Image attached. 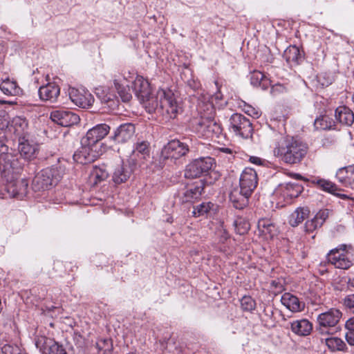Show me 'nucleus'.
I'll use <instances>...</instances> for the list:
<instances>
[{
	"mask_svg": "<svg viewBox=\"0 0 354 354\" xmlns=\"http://www.w3.org/2000/svg\"><path fill=\"white\" fill-rule=\"evenodd\" d=\"M104 92L103 91L102 93L103 95L102 96L100 95L99 93H97L102 103L106 104L109 108L113 109L118 105L116 96L113 93L104 94Z\"/></svg>",
	"mask_w": 354,
	"mask_h": 354,
	"instance_id": "nucleus-44",
	"label": "nucleus"
},
{
	"mask_svg": "<svg viewBox=\"0 0 354 354\" xmlns=\"http://www.w3.org/2000/svg\"><path fill=\"white\" fill-rule=\"evenodd\" d=\"M220 150L225 153H232V151L231 149L230 148H227V147H222L220 149Z\"/></svg>",
	"mask_w": 354,
	"mask_h": 354,
	"instance_id": "nucleus-59",
	"label": "nucleus"
},
{
	"mask_svg": "<svg viewBox=\"0 0 354 354\" xmlns=\"http://www.w3.org/2000/svg\"><path fill=\"white\" fill-rule=\"evenodd\" d=\"M214 97L216 100H221V94L220 93H217L214 95Z\"/></svg>",
	"mask_w": 354,
	"mask_h": 354,
	"instance_id": "nucleus-61",
	"label": "nucleus"
},
{
	"mask_svg": "<svg viewBox=\"0 0 354 354\" xmlns=\"http://www.w3.org/2000/svg\"><path fill=\"white\" fill-rule=\"evenodd\" d=\"M286 91V87L281 84H276L271 87L270 93L272 95H277Z\"/></svg>",
	"mask_w": 354,
	"mask_h": 354,
	"instance_id": "nucleus-51",
	"label": "nucleus"
},
{
	"mask_svg": "<svg viewBox=\"0 0 354 354\" xmlns=\"http://www.w3.org/2000/svg\"><path fill=\"white\" fill-rule=\"evenodd\" d=\"M204 190V183L202 180L187 184L176 194V200L181 204L194 203L201 198Z\"/></svg>",
	"mask_w": 354,
	"mask_h": 354,
	"instance_id": "nucleus-7",
	"label": "nucleus"
},
{
	"mask_svg": "<svg viewBox=\"0 0 354 354\" xmlns=\"http://www.w3.org/2000/svg\"><path fill=\"white\" fill-rule=\"evenodd\" d=\"M310 210L308 207H297L289 217V223L291 226L295 227L299 225L308 216Z\"/></svg>",
	"mask_w": 354,
	"mask_h": 354,
	"instance_id": "nucleus-36",
	"label": "nucleus"
},
{
	"mask_svg": "<svg viewBox=\"0 0 354 354\" xmlns=\"http://www.w3.org/2000/svg\"><path fill=\"white\" fill-rule=\"evenodd\" d=\"M0 90L8 96H17L22 94V89L18 86L17 82L9 77L2 79L0 83Z\"/></svg>",
	"mask_w": 354,
	"mask_h": 354,
	"instance_id": "nucleus-29",
	"label": "nucleus"
},
{
	"mask_svg": "<svg viewBox=\"0 0 354 354\" xmlns=\"http://www.w3.org/2000/svg\"><path fill=\"white\" fill-rule=\"evenodd\" d=\"M158 97L160 103L158 113L167 118H175L180 106L172 91L160 88L158 90Z\"/></svg>",
	"mask_w": 354,
	"mask_h": 354,
	"instance_id": "nucleus-6",
	"label": "nucleus"
},
{
	"mask_svg": "<svg viewBox=\"0 0 354 354\" xmlns=\"http://www.w3.org/2000/svg\"><path fill=\"white\" fill-rule=\"evenodd\" d=\"M1 195H2V197H5L6 194L4 193H1Z\"/></svg>",
	"mask_w": 354,
	"mask_h": 354,
	"instance_id": "nucleus-62",
	"label": "nucleus"
},
{
	"mask_svg": "<svg viewBox=\"0 0 354 354\" xmlns=\"http://www.w3.org/2000/svg\"><path fill=\"white\" fill-rule=\"evenodd\" d=\"M327 260L336 268L348 269L354 261V248L346 244L339 245L328 253Z\"/></svg>",
	"mask_w": 354,
	"mask_h": 354,
	"instance_id": "nucleus-3",
	"label": "nucleus"
},
{
	"mask_svg": "<svg viewBox=\"0 0 354 354\" xmlns=\"http://www.w3.org/2000/svg\"><path fill=\"white\" fill-rule=\"evenodd\" d=\"M97 347L100 351H102L104 353L110 352L112 348L111 341L109 339H104L97 342Z\"/></svg>",
	"mask_w": 354,
	"mask_h": 354,
	"instance_id": "nucleus-49",
	"label": "nucleus"
},
{
	"mask_svg": "<svg viewBox=\"0 0 354 354\" xmlns=\"http://www.w3.org/2000/svg\"><path fill=\"white\" fill-rule=\"evenodd\" d=\"M114 86L122 102H127L131 100L132 95L127 85H124L118 80H115Z\"/></svg>",
	"mask_w": 354,
	"mask_h": 354,
	"instance_id": "nucleus-38",
	"label": "nucleus"
},
{
	"mask_svg": "<svg viewBox=\"0 0 354 354\" xmlns=\"http://www.w3.org/2000/svg\"><path fill=\"white\" fill-rule=\"evenodd\" d=\"M102 152V149H99V146L82 143V147L74 153L73 159L81 164H86L95 161Z\"/></svg>",
	"mask_w": 354,
	"mask_h": 354,
	"instance_id": "nucleus-11",
	"label": "nucleus"
},
{
	"mask_svg": "<svg viewBox=\"0 0 354 354\" xmlns=\"http://www.w3.org/2000/svg\"><path fill=\"white\" fill-rule=\"evenodd\" d=\"M302 187L299 184L288 183L285 185H280L275 190L274 194L283 198L287 203L299 196L302 192Z\"/></svg>",
	"mask_w": 354,
	"mask_h": 354,
	"instance_id": "nucleus-20",
	"label": "nucleus"
},
{
	"mask_svg": "<svg viewBox=\"0 0 354 354\" xmlns=\"http://www.w3.org/2000/svg\"><path fill=\"white\" fill-rule=\"evenodd\" d=\"M8 127V122L4 119H0V135L3 133Z\"/></svg>",
	"mask_w": 354,
	"mask_h": 354,
	"instance_id": "nucleus-57",
	"label": "nucleus"
},
{
	"mask_svg": "<svg viewBox=\"0 0 354 354\" xmlns=\"http://www.w3.org/2000/svg\"><path fill=\"white\" fill-rule=\"evenodd\" d=\"M133 89L138 100L143 99L147 95L150 94L151 91L148 81L140 75H137L133 81Z\"/></svg>",
	"mask_w": 354,
	"mask_h": 354,
	"instance_id": "nucleus-28",
	"label": "nucleus"
},
{
	"mask_svg": "<svg viewBox=\"0 0 354 354\" xmlns=\"http://www.w3.org/2000/svg\"><path fill=\"white\" fill-rule=\"evenodd\" d=\"M333 126L332 119L327 115H321L314 122V127L317 130L330 129Z\"/></svg>",
	"mask_w": 354,
	"mask_h": 354,
	"instance_id": "nucleus-41",
	"label": "nucleus"
},
{
	"mask_svg": "<svg viewBox=\"0 0 354 354\" xmlns=\"http://www.w3.org/2000/svg\"><path fill=\"white\" fill-rule=\"evenodd\" d=\"M18 151L25 160H30L35 158L38 151V145L25 137L19 138Z\"/></svg>",
	"mask_w": 354,
	"mask_h": 354,
	"instance_id": "nucleus-21",
	"label": "nucleus"
},
{
	"mask_svg": "<svg viewBox=\"0 0 354 354\" xmlns=\"http://www.w3.org/2000/svg\"><path fill=\"white\" fill-rule=\"evenodd\" d=\"M306 153V145L294 138L283 139L273 149L274 156L288 164L300 162Z\"/></svg>",
	"mask_w": 354,
	"mask_h": 354,
	"instance_id": "nucleus-2",
	"label": "nucleus"
},
{
	"mask_svg": "<svg viewBox=\"0 0 354 354\" xmlns=\"http://www.w3.org/2000/svg\"><path fill=\"white\" fill-rule=\"evenodd\" d=\"M336 177L345 186L352 185L354 183V167L349 165L340 168L336 173Z\"/></svg>",
	"mask_w": 354,
	"mask_h": 354,
	"instance_id": "nucleus-33",
	"label": "nucleus"
},
{
	"mask_svg": "<svg viewBox=\"0 0 354 354\" xmlns=\"http://www.w3.org/2000/svg\"><path fill=\"white\" fill-rule=\"evenodd\" d=\"M352 100H353V102H354V94H353V96H352Z\"/></svg>",
	"mask_w": 354,
	"mask_h": 354,
	"instance_id": "nucleus-64",
	"label": "nucleus"
},
{
	"mask_svg": "<svg viewBox=\"0 0 354 354\" xmlns=\"http://www.w3.org/2000/svg\"><path fill=\"white\" fill-rule=\"evenodd\" d=\"M91 176L95 179V183L100 182L106 179L109 176V172L104 166L94 167L91 172Z\"/></svg>",
	"mask_w": 354,
	"mask_h": 354,
	"instance_id": "nucleus-43",
	"label": "nucleus"
},
{
	"mask_svg": "<svg viewBox=\"0 0 354 354\" xmlns=\"http://www.w3.org/2000/svg\"><path fill=\"white\" fill-rule=\"evenodd\" d=\"M241 306L245 311H252L254 309L256 303L250 296H244L241 299Z\"/></svg>",
	"mask_w": 354,
	"mask_h": 354,
	"instance_id": "nucleus-46",
	"label": "nucleus"
},
{
	"mask_svg": "<svg viewBox=\"0 0 354 354\" xmlns=\"http://www.w3.org/2000/svg\"><path fill=\"white\" fill-rule=\"evenodd\" d=\"M317 185L325 192L336 194L337 187L333 183L324 179H319L317 181Z\"/></svg>",
	"mask_w": 354,
	"mask_h": 354,
	"instance_id": "nucleus-45",
	"label": "nucleus"
},
{
	"mask_svg": "<svg viewBox=\"0 0 354 354\" xmlns=\"http://www.w3.org/2000/svg\"><path fill=\"white\" fill-rule=\"evenodd\" d=\"M290 324L291 331L299 336H307L313 330V324L307 319L293 320Z\"/></svg>",
	"mask_w": 354,
	"mask_h": 354,
	"instance_id": "nucleus-25",
	"label": "nucleus"
},
{
	"mask_svg": "<svg viewBox=\"0 0 354 354\" xmlns=\"http://www.w3.org/2000/svg\"><path fill=\"white\" fill-rule=\"evenodd\" d=\"M335 117L340 124L350 127L354 122V113L348 107L340 106L335 110Z\"/></svg>",
	"mask_w": 354,
	"mask_h": 354,
	"instance_id": "nucleus-27",
	"label": "nucleus"
},
{
	"mask_svg": "<svg viewBox=\"0 0 354 354\" xmlns=\"http://www.w3.org/2000/svg\"><path fill=\"white\" fill-rule=\"evenodd\" d=\"M258 184L257 171L250 167H246L241 173L240 177V188L246 192V194H252Z\"/></svg>",
	"mask_w": 354,
	"mask_h": 354,
	"instance_id": "nucleus-17",
	"label": "nucleus"
},
{
	"mask_svg": "<svg viewBox=\"0 0 354 354\" xmlns=\"http://www.w3.org/2000/svg\"><path fill=\"white\" fill-rule=\"evenodd\" d=\"M20 167H21L20 165ZM21 167L19 169H15L6 173V174L1 171L2 176L6 180V184L5 185V191L9 197L23 198L27 194L28 182L26 178H19L17 177V175Z\"/></svg>",
	"mask_w": 354,
	"mask_h": 354,
	"instance_id": "nucleus-4",
	"label": "nucleus"
},
{
	"mask_svg": "<svg viewBox=\"0 0 354 354\" xmlns=\"http://www.w3.org/2000/svg\"><path fill=\"white\" fill-rule=\"evenodd\" d=\"M257 227L259 232L265 236L268 235L272 237L275 234V226L270 219H259L257 223Z\"/></svg>",
	"mask_w": 354,
	"mask_h": 354,
	"instance_id": "nucleus-37",
	"label": "nucleus"
},
{
	"mask_svg": "<svg viewBox=\"0 0 354 354\" xmlns=\"http://www.w3.org/2000/svg\"><path fill=\"white\" fill-rule=\"evenodd\" d=\"M214 206V205L212 202H203L194 207L192 215L194 217L207 216Z\"/></svg>",
	"mask_w": 354,
	"mask_h": 354,
	"instance_id": "nucleus-39",
	"label": "nucleus"
},
{
	"mask_svg": "<svg viewBox=\"0 0 354 354\" xmlns=\"http://www.w3.org/2000/svg\"><path fill=\"white\" fill-rule=\"evenodd\" d=\"M281 301L284 306L293 313L301 312L305 308V304L290 292H285L281 296Z\"/></svg>",
	"mask_w": 354,
	"mask_h": 354,
	"instance_id": "nucleus-24",
	"label": "nucleus"
},
{
	"mask_svg": "<svg viewBox=\"0 0 354 354\" xmlns=\"http://www.w3.org/2000/svg\"><path fill=\"white\" fill-rule=\"evenodd\" d=\"M135 133L136 127L133 123H123L114 130L110 138L117 143H126L133 139Z\"/></svg>",
	"mask_w": 354,
	"mask_h": 354,
	"instance_id": "nucleus-18",
	"label": "nucleus"
},
{
	"mask_svg": "<svg viewBox=\"0 0 354 354\" xmlns=\"http://www.w3.org/2000/svg\"><path fill=\"white\" fill-rule=\"evenodd\" d=\"M217 235L219 237V242L221 243H224L230 237L228 232L223 228L217 231Z\"/></svg>",
	"mask_w": 354,
	"mask_h": 354,
	"instance_id": "nucleus-53",
	"label": "nucleus"
},
{
	"mask_svg": "<svg viewBox=\"0 0 354 354\" xmlns=\"http://www.w3.org/2000/svg\"><path fill=\"white\" fill-rule=\"evenodd\" d=\"M8 147L0 138V169L4 172L10 173V171L20 167V162L17 156L8 153Z\"/></svg>",
	"mask_w": 354,
	"mask_h": 354,
	"instance_id": "nucleus-13",
	"label": "nucleus"
},
{
	"mask_svg": "<svg viewBox=\"0 0 354 354\" xmlns=\"http://www.w3.org/2000/svg\"><path fill=\"white\" fill-rule=\"evenodd\" d=\"M139 101L149 113H158L160 103L159 97H158V91L156 94L150 91V94L147 95L143 99H140Z\"/></svg>",
	"mask_w": 354,
	"mask_h": 354,
	"instance_id": "nucleus-32",
	"label": "nucleus"
},
{
	"mask_svg": "<svg viewBox=\"0 0 354 354\" xmlns=\"http://www.w3.org/2000/svg\"><path fill=\"white\" fill-rule=\"evenodd\" d=\"M35 344L42 354H49L50 351L58 348L57 342L53 339L42 335L35 338Z\"/></svg>",
	"mask_w": 354,
	"mask_h": 354,
	"instance_id": "nucleus-30",
	"label": "nucleus"
},
{
	"mask_svg": "<svg viewBox=\"0 0 354 354\" xmlns=\"http://www.w3.org/2000/svg\"><path fill=\"white\" fill-rule=\"evenodd\" d=\"M230 131L242 138L252 136L253 128L250 120L241 113H234L230 118Z\"/></svg>",
	"mask_w": 354,
	"mask_h": 354,
	"instance_id": "nucleus-10",
	"label": "nucleus"
},
{
	"mask_svg": "<svg viewBox=\"0 0 354 354\" xmlns=\"http://www.w3.org/2000/svg\"><path fill=\"white\" fill-rule=\"evenodd\" d=\"M189 150V146L187 143L178 140H173L164 147L162 154L165 158L178 160L185 156Z\"/></svg>",
	"mask_w": 354,
	"mask_h": 354,
	"instance_id": "nucleus-15",
	"label": "nucleus"
},
{
	"mask_svg": "<svg viewBox=\"0 0 354 354\" xmlns=\"http://www.w3.org/2000/svg\"><path fill=\"white\" fill-rule=\"evenodd\" d=\"M304 227L306 232H313L317 228L320 227V226L317 223L315 218H313L306 222Z\"/></svg>",
	"mask_w": 354,
	"mask_h": 354,
	"instance_id": "nucleus-50",
	"label": "nucleus"
},
{
	"mask_svg": "<svg viewBox=\"0 0 354 354\" xmlns=\"http://www.w3.org/2000/svg\"><path fill=\"white\" fill-rule=\"evenodd\" d=\"M251 195L246 194L241 188H234L230 194V201L236 209H243L248 205Z\"/></svg>",
	"mask_w": 354,
	"mask_h": 354,
	"instance_id": "nucleus-23",
	"label": "nucleus"
},
{
	"mask_svg": "<svg viewBox=\"0 0 354 354\" xmlns=\"http://www.w3.org/2000/svg\"><path fill=\"white\" fill-rule=\"evenodd\" d=\"M1 351L3 354H22L21 348L17 345L5 344Z\"/></svg>",
	"mask_w": 354,
	"mask_h": 354,
	"instance_id": "nucleus-47",
	"label": "nucleus"
},
{
	"mask_svg": "<svg viewBox=\"0 0 354 354\" xmlns=\"http://www.w3.org/2000/svg\"><path fill=\"white\" fill-rule=\"evenodd\" d=\"M344 305L354 313V295H348L344 299Z\"/></svg>",
	"mask_w": 354,
	"mask_h": 354,
	"instance_id": "nucleus-52",
	"label": "nucleus"
},
{
	"mask_svg": "<svg viewBox=\"0 0 354 354\" xmlns=\"http://www.w3.org/2000/svg\"><path fill=\"white\" fill-rule=\"evenodd\" d=\"M110 127L106 124H100L90 129L85 137L82 139V143H89L90 145L99 146L102 149V140L109 132Z\"/></svg>",
	"mask_w": 354,
	"mask_h": 354,
	"instance_id": "nucleus-14",
	"label": "nucleus"
},
{
	"mask_svg": "<svg viewBox=\"0 0 354 354\" xmlns=\"http://www.w3.org/2000/svg\"><path fill=\"white\" fill-rule=\"evenodd\" d=\"M50 119L62 127H70L76 124L80 121V117L67 110H55L50 113Z\"/></svg>",
	"mask_w": 354,
	"mask_h": 354,
	"instance_id": "nucleus-19",
	"label": "nucleus"
},
{
	"mask_svg": "<svg viewBox=\"0 0 354 354\" xmlns=\"http://www.w3.org/2000/svg\"><path fill=\"white\" fill-rule=\"evenodd\" d=\"M325 342L328 348L332 351H344L345 348H346L344 341L338 337H326Z\"/></svg>",
	"mask_w": 354,
	"mask_h": 354,
	"instance_id": "nucleus-40",
	"label": "nucleus"
},
{
	"mask_svg": "<svg viewBox=\"0 0 354 354\" xmlns=\"http://www.w3.org/2000/svg\"><path fill=\"white\" fill-rule=\"evenodd\" d=\"M197 111L201 118L195 124V130L201 136L206 138H218L223 129L219 123L214 118V106L212 102H202L199 100Z\"/></svg>",
	"mask_w": 354,
	"mask_h": 354,
	"instance_id": "nucleus-1",
	"label": "nucleus"
},
{
	"mask_svg": "<svg viewBox=\"0 0 354 354\" xmlns=\"http://www.w3.org/2000/svg\"><path fill=\"white\" fill-rule=\"evenodd\" d=\"M234 226L237 234L242 235L248 232L250 228V223L248 220L239 217L234 221Z\"/></svg>",
	"mask_w": 354,
	"mask_h": 354,
	"instance_id": "nucleus-42",
	"label": "nucleus"
},
{
	"mask_svg": "<svg viewBox=\"0 0 354 354\" xmlns=\"http://www.w3.org/2000/svg\"><path fill=\"white\" fill-rule=\"evenodd\" d=\"M250 83L254 86H259L263 90L267 89L270 86V80L261 72L253 71L250 75Z\"/></svg>",
	"mask_w": 354,
	"mask_h": 354,
	"instance_id": "nucleus-35",
	"label": "nucleus"
},
{
	"mask_svg": "<svg viewBox=\"0 0 354 354\" xmlns=\"http://www.w3.org/2000/svg\"><path fill=\"white\" fill-rule=\"evenodd\" d=\"M11 127L14 129V133L20 137H25L27 133L28 123L27 120L22 116H16L13 118L11 122Z\"/></svg>",
	"mask_w": 354,
	"mask_h": 354,
	"instance_id": "nucleus-34",
	"label": "nucleus"
},
{
	"mask_svg": "<svg viewBox=\"0 0 354 354\" xmlns=\"http://www.w3.org/2000/svg\"><path fill=\"white\" fill-rule=\"evenodd\" d=\"M245 113H247L248 115H252L255 118H258L259 114V112L255 110L253 107L251 106H247L245 109Z\"/></svg>",
	"mask_w": 354,
	"mask_h": 354,
	"instance_id": "nucleus-56",
	"label": "nucleus"
},
{
	"mask_svg": "<svg viewBox=\"0 0 354 354\" xmlns=\"http://www.w3.org/2000/svg\"><path fill=\"white\" fill-rule=\"evenodd\" d=\"M348 286H349V287H353V288H354V279H349V281H348Z\"/></svg>",
	"mask_w": 354,
	"mask_h": 354,
	"instance_id": "nucleus-60",
	"label": "nucleus"
},
{
	"mask_svg": "<svg viewBox=\"0 0 354 354\" xmlns=\"http://www.w3.org/2000/svg\"><path fill=\"white\" fill-rule=\"evenodd\" d=\"M342 316L341 311L337 308H330L320 313L317 317V331L321 335H332L338 328L337 324Z\"/></svg>",
	"mask_w": 354,
	"mask_h": 354,
	"instance_id": "nucleus-5",
	"label": "nucleus"
},
{
	"mask_svg": "<svg viewBox=\"0 0 354 354\" xmlns=\"http://www.w3.org/2000/svg\"><path fill=\"white\" fill-rule=\"evenodd\" d=\"M68 95L71 100L77 106L82 109L90 108L94 102V97L88 91L70 88Z\"/></svg>",
	"mask_w": 354,
	"mask_h": 354,
	"instance_id": "nucleus-16",
	"label": "nucleus"
},
{
	"mask_svg": "<svg viewBox=\"0 0 354 354\" xmlns=\"http://www.w3.org/2000/svg\"><path fill=\"white\" fill-rule=\"evenodd\" d=\"M136 166H132L128 163L122 164L115 169L113 174V180L115 184H121L125 183L131 176Z\"/></svg>",
	"mask_w": 354,
	"mask_h": 354,
	"instance_id": "nucleus-26",
	"label": "nucleus"
},
{
	"mask_svg": "<svg viewBox=\"0 0 354 354\" xmlns=\"http://www.w3.org/2000/svg\"><path fill=\"white\" fill-rule=\"evenodd\" d=\"M58 171L55 168H46L41 170L32 180V188L35 191L49 189L60 180Z\"/></svg>",
	"mask_w": 354,
	"mask_h": 354,
	"instance_id": "nucleus-8",
	"label": "nucleus"
},
{
	"mask_svg": "<svg viewBox=\"0 0 354 354\" xmlns=\"http://www.w3.org/2000/svg\"><path fill=\"white\" fill-rule=\"evenodd\" d=\"M214 160L209 156L196 158L189 163L185 169L186 178H196L207 174L212 168Z\"/></svg>",
	"mask_w": 354,
	"mask_h": 354,
	"instance_id": "nucleus-9",
	"label": "nucleus"
},
{
	"mask_svg": "<svg viewBox=\"0 0 354 354\" xmlns=\"http://www.w3.org/2000/svg\"><path fill=\"white\" fill-rule=\"evenodd\" d=\"M345 326L347 329L354 330V317L348 319Z\"/></svg>",
	"mask_w": 354,
	"mask_h": 354,
	"instance_id": "nucleus-58",
	"label": "nucleus"
},
{
	"mask_svg": "<svg viewBox=\"0 0 354 354\" xmlns=\"http://www.w3.org/2000/svg\"><path fill=\"white\" fill-rule=\"evenodd\" d=\"M249 161L256 165H264L266 163V161L265 160H263L262 158L257 157V156H250L249 158Z\"/></svg>",
	"mask_w": 354,
	"mask_h": 354,
	"instance_id": "nucleus-54",
	"label": "nucleus"
},
{
	"mask_svg": "<svg viewBox=\"0 0 354 354\" xmlns=\"http://www.w3.org/2000/svg\"><path fill=\"white\" fill-rule=\"evenodd\" d=\"M347 330L348 331L345 335L346 339L350 345L354 346V330Z\"/></svg>",
	"mask_w": 354,
	"mask_h": 354,
	"instance_id": "nucleus-55",
	"label": "nucleus"
},
{
	"mask_svg": "<svg viewBox=\"0 0 354 354\" xmlns=\"http://www.w3.org/2000/svg\"><path fill=\"white\" fill-rule=\"evenodd\" d=\"M150 156V143L146 140H138L133 145V151L128 159V163L132 166H141Z\"/></svg>",
	"mask_w": 354,
	"mask_h": 354,
	"instance_id": "nucleus-12",
	"label": "nucleus"
},
{
	"mask_svg": "<svg viewBox=\"0 0 354 354\" xmlns=\"http://www.w3.org/2000/svg\"><path fill=\"white\" fill-rule=\"evenodd\" d=\"M167 221H168V222H170V223H171V222H172V221L171 220V218H168V219H167Z\"/></svg>",
	"mask_w": 354,
	"mask_h": 354,
	"instance_id": "nucleus-63",
	"label": "nucleus"
},
{
	"mask_svg": "<svg viewBox=\"0 0 354 354\" xmlns=\"http://www.w3.org/2000/svg\"><path fill=\"white\" fill-rule=\"evenodd\" d=\"M283 58L290 66H297L304 59V56L300 50L296 46H290L283 53Z\"/></svg>",
	"mask_w": 354,
	"mask_h": 354,
	"instance_id": "nucleus-31",
	"label": "nucleus"
},
{
	"mask_svg": "<svg viewBox=\"0 0 354 354\" xmlns=\"http://www.w3.org/2000/svg\"><path fill=\"white\" fill-rule=\"evenodd\" d=\"M38 93L41 100L55 102L59 95L60 88L55 82H49L41 86L39 88Z\"/></svg>",
	"mask_w": 354,
	"mask_h": 354,
	"instance_id": "nucleus-22",
	"label": "nucleus"
},
{
	"mask_svg": "<svg viewBox=\"0 0 354 354\" xmlns=\"http://www.w3.org/2000/svg\"><path fill=\"white\" fill-rule=\"evenodd\" d=\"M329 212L328 209H322L319 211L314 216L317 223L321 227L328 217Z\"/></svg>",
	"mask_w": 354,
	"mask_h": 354,
	"instance_id": "nucleus-48",
	"label": "nucleus"
}]
</instances>
